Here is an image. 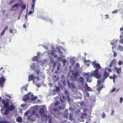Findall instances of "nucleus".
I'll return each mask as SVG.
<instances>
[{
    "label": "nucleus",
    "mask_w": 123,
    "mask_h": 123,
    "mask_svg": "<svg viewBox=\"0 0 123 123\" xmlns=\"http://www.w3.org/2000/svg\"><path fill=\"white\" fill-rule=\"evenodd\" d=\"M14 108L12 105L9 106L8 103L6 102L4 105V109L2 108L1 109L0 112L3 115H7L9 112V111H12Z\"/></svg>",
    "instance_id": "1"
},
{
    "label": "nucleus",
    "mask_w": 123,
    "mask_h": 123,
    "mask_svg": "<svg viewBox=\"0 0 123 123\" xmlns=\"http://www.w3.org/2000/svg\"><path fill=\"white\" fill-rule=\"evenodd\" d=\"M34 107H32L29 109L25 113V116H27L28 115L29 113H31V112H32L33 114L27 117V119L28 120L33 121H35V120L34 117L35 111L34 110Z\"/></svg>",
    "instance_id": "2"
},
{
    "label": "nucleus",
    "mask_w": 123,
    "mask_h": 123,
    "mask_svg": "<svg viewBox=\"0 0 123 123\" xmlns=\"http://www.w3.org/2000/svg\"><path fill=\"white\" fill-rule=\"evenodd\" d=\"M47 62V60L45 59H42V60H38L37 63L36 70V73L38 75H39V74L40 71V67L39 65L41 66H43L45 64H46Z\"/></svg>",
    "instance_id": "3"
},
{
    "label": "nucleus",
    "mask_w": 123,
    "mask_h": 123,
    "mask_svg": "<svg viewBox=\"0 0 123 123\" xmlns=\"http://www.w3.org/2000/svg\"><path fill=\"white\" fill-rule=\"evenodd\" d=\"M46 108L44 106H43L39 111V112L42 116V121H46L47 120V117L44 112H46Z\"/></svg>",
    "instance_id": "4"
},
{
    "label": "nucleus",
    "mask_w": 123,
    "mask_h": 123,
    "mask_svg": "<svg viewBox=\"0 0 123 123\" xmlns=\"http://www.w3.org/2000/svg\"><path fill=\"white\" fill-rule=\"evenodd\" d=\"M33 96V95L32 93L29 92L27 95H25V98H23V100L25 101H26L28 100H31V98Z\"/></svg>",
    "instance_id": "5"
},
{
    "label": "nucleus",
    "mask_w": 123,
    "mask_h": 123,
    "mask_svg": "<svg viewBox=\"0 0 123 123\" xmlns=\"http://www.w3.org/2000/svg\"><path fill=\"white\" fill-rule=\"evenodd\" d=\"M89 74V73H84V75L87 76L86 80L87 81L90 83L92 81V77L93 76V75L92 74Z\"/></svg>",
    "instance_id": "6"
},
{
    "label": "nucleus",
    "mask_w": 123,
    "mask_h": 123,
    "mask_svg": "<svg viewBox=\"0 0 123 123\" xmlns=\"http://www.w3.org/2000/svg\"><path fill=\"white\" fill-rule=\"evenodd\" d=\"M93 76H94L97 79L101 77V75L99 74L98 70L96 69L93 71V74H92Z\"/></svg>",
    "instance_id": "7"
},
{
    "label": "nucleus",
    "mask_w": 123,
    "mask_h": 123,
    "mask_svg": "<svg viewBox=\"0 0 123 123\" xmlns=\"http://www.w3.org/2000/svg\"><path fill=\"white\" fill-rule=\"evenodd\" d=\"M36 66L35 63L33 62L31 64L30 68V70H34L36 72Z\"/></svg>",
    "instance_id": "8"
},
{
    "label": "nucleus",
    "mask_w": 123,
    "mask_h": 123,
    "mask_svg": "<svg viewBox=\"0 0 123 123\" xmlns=\"http://www.w3.org/2000/svg\"><path fill=\"white\" fill-rule=\"evenodd\" d=\"M67 84L69 88L71 89L74 91L75 89V87L74 86L73 83H70L69 81H68Z\"/></svg>",
    "instance_id": "9"
},
{
    "label": "nucleus",
    "mask_w": 123,
    "mask_h": 123,
    "mask_svg": "<svg viewBox=\"0 0 123 123\" xmlns=\"http://www.w3.org/2000/svg\"><path fill=\"white\" fill-rule=\"evenodd\" d=\"M84 99L85 100L87 101H92L91 97H89V94L88 92H87L85 93Z\"/></svg>",
    "instance_id": "10"
},
{
    "label": "nucleus",
    "mask_w": 123,
    "mask_h": 123,
    "mask_svg": "<svg viewBox=\"0 0 123 123\" xmlns=\"http://www.w3.org/2000/svg\"><path fill=\"white\" fill-rule=\"evenodd\" d=\"M6 81V79L4 77H2L0 78V86L2 87Z\"/></svg>",
    "instance_id": "11"
},
{
    "label": "nucleus",
    "mask_w": 123,
    "mask_h": 123,
    "mask_svg": "<svg viewBox=\"0 0 123 123\" xmlns=\"http://www.w3.org/2000/svg\"><path fill=\"white\" fill-rule=\"evenodd\" d=\"M48 55L49 57V58L51 59L50 63H51L52 64V65H53L52 67L53 68V69H54L55 66L56 65V62H54V60L52 59V56H49V54H48Z\"/></svg>",
    "instance_id": "12"
},
{
    "label": "nucleus",
    "mask_w": 123,
    "mask_h": 123,
    "mask_svg": "<svg viewBox=\"0 0 123 123\" xmlns=\"http://www.w3.org/2000/svg\"><path fill=\"white\" fill-rule=\"evenodd\" d=\"M47 52L48 54H49V56H52L54 55V57L55 58H56L58 57L57 55L56 54H54L53 51L52 50L50 51H49L48 50L47 51Z\"/></svg>",
    "instance_id": "13"
},
{
    "label": "nucleus",
    "mask_w": 123,
    "mask_h": 123,
    "mask_svg": "<svg viewBox=\"0 0 123 123\" xmlns=\"http://www.w3.org/2000/svg\"><path fill=\"white\" fill-rule=\"evenodd\" d=\"M19 3L16 4L14 5L12 7L11 11H15L16 10L19 6Z\"/></svg>",
    "instance_id": "14"
},
{
    "label": "nucleus",
    "mask_w": 123,
    "mask_h": 123,
    "mask_svg": "<svg viewBox=\"0 0 123 123\" xmlns=\"http://www.w3.org/2000/svg\"><path fill=\"white\" fill-rule=\"evenodd\" d=\"M66 104H63V105L59 106L58 107L59 110H63L64 109L66 106Z\"/></svg>",
    "instance_id": "15"
},
{
    "label": "nucleus",
    "mask_w": 123,
    "mask_h": 123,
    "mask_svg": "<svg viewBox=\"0 0 123 123\" xmlns=\"http://www.w3.org/2000/svg\"><path fill=\"white\" fill-rule=\"evenodd\" d=\"M35 77L32 74L30 75L28 77V81H29L33 80V82H34V80H33V79H35Z\"/></svg>",
    "instance_id": "16"
},
{
    "label": "nucleus",
    "mask_w": 123,
    "mask_h": 123,
    "mask_svg": "<svg viewBox=\"0 0 123 123\" xmlns=\"http://www.w3.org/2000/svg\"><path fill=\"white\" fill-rule=\"evenodd\" d=\"M109 73L108 72H105L103 78L104 80H105L109 75Z\"/></svg>",
    "instance_id": "17"
},
{
    "label": "nucleus",
    "mask_w": 123,
    "mask_h": 123,
    "mask_svg": "<svg viewBox=\"0 0 123 123\" xmlns=\"http://www.w3.org/2000/svg\"><path fill=\"white\" fill-rule=\"evenodd\" d=\"M117 62V60L116 59H113L111 62L109 67L110 68L113 65L115 64Z\"/></svg>",
    "instance_id": "18"
},
{
    "label": "nucleus",
    "mask_w": 123,
    "mask_h": 123,
    "mask_svg": "<svg viewBox=\"0 0 123 123\" xmlns=\"http://www.w3.org/2000/svg\"><path fill=\"white\" fill-rule=\"evenodd\" d=\"M16 120L18 123H21L22 122V117L21 116L18 117L16 119Z\"/></svg>",
    "instance_id": "19"
},
{
    "label": "nucleus",
    "mask_w": 123,
    "mask_h": 123,
    "mask_svg": "<svg viewBox=\"0 0 123 123\" xmlns=\"http://www.w3.org/2000/svg\"><path fill=\"white\" fill-rule=\"evenodd\" d=\"M85 88L86 90V91H92L91 88L88 86V85L87 83L86 84L85 86Z\"/></svg>",
    "instance_id": "20"
},
{
    "label": "nucleus",
    "mask_w": 123,
    "mask_h": 123,
    "mask_svg": "<svg viewBox=\"0 0 123 123\" xmlns=\"http://www.w3.org/2000/svg\"><path fill=\"white\" fill-rule=\"evenodd\" d=\"M61 89L63 90L64 91L66 95H68V90L65 87L63 86L61 88Z\"/></svg>",
    "instance_id": "21"
},
{
    "label": "nucleus",
    "mask_w": 123,
    "mask_h": 123,
    "mask_svg": "<svg viewBox=\"0 0 123 123\" xmlns=\"http://www.w3.org/2000/svg\"><path fill=\"white\" fill-rule=\"evenodd\" d=\"M80 65L79 63H76L75 66L74 67V69L75 71L78 70L79 68H80Z\"/></svg>",
    "instance_id": "22"
},
{
    "label": "nucleus",
    "mask_w": 123,
    "mask_h": 123,
    "mask_svg": "<svg viewBox=\"0 0 123 123\" xmlns=\"http://www.w3.org/2000/svg\"><path fill=\"white\" fill-rule=\"evenodd\" d=\"M93 63L94 65L96 68L99 69H100L101 68V67L100 66L99 64L96 63L94 61L93 62Z\"/></svg>",
    "instance_id": "23"
},
{
    "label": "nucleus",
    "mask_w": 123,
    "mask_h": 123,
    "mask_svg": "<svg viewBox=\"0 0 123 123\" xmlns=\"http://www.w3.org/2000/svg\"><path fill=\"white\" fill-rule=\"evenodd\" d=\"M78 81L79 82L82 83L83 84L84 81V79L82 77H80L78 79Z\"/></svg>",
    "instance_id": "24"
},
{
    "label": "nucleus",
    "mask_w": 123,
    "mask_h": 123,
    "mask_svg": "<svg viewBox=\"0 0 123 123\" xmlns=\"http://www.w3.org/2000/svg\"><path fill=\"white\" fill-rule=\"evenodd\" d=\"M56 49L59 53L61 54H62L61 50H62V47H57L56 48Z\"/></svg>",
    "instance_id": "25"
},
{
    "label": "nucleus",
    "mask_w": 123,
    "mask_h": 123,
    "mask_svg": "<svg viewBox=\"0 0 123 123\" xmlns=\"http://www.w3.org/2000/svg\"><path fill=\"white\" fill-rule=\"evenodd\" d=\"M62 98L64 100H62L61 98H60V100L61 103H63V104L66 103L65 102V100L66 101V98L63 96H62Z\"/></svg>",
    "instance_id": "26"
},
{
    "label": "nucleus",
    "mask_w": 123,
    "mask_h": 123,
    "mask_svg": "<svg viewBox=\"0 0 123 123\" xmlns=\"http://www.w3.org/2000/svg\"><path fill=\"white\" fill-rule=\"evenodd\" d=\"M118 49L121 51H123V47L120 45H119L118 47Z\"/></svg>",
    "instance_id": "27"
},
{
    "label": "nucleus",
    "mask_w": 123,
    "mask_h": 123,
    "mask_svg": "<svg viewBox=\"0 0 123 123\" xmlns=\"http://www.w3.org/2000/svg\"><path fill=\"white\" fill-rule=\"evenodd\" d=\"M20 5L21 6L22 8L24 10L25 8L26 7V4L21 3L20 4Z\"/></svg>",
    "instance_id": "28"
},
{
    "label": "nucleus",
    "mask_w": 123,
    "mask_h": 123,
    "mask_svg": "<svg viewBox=\"0 0 123 123\" xmlns=\"http://www.w3.org/2000/svg\"><path fill=\"white\" fill-rule=\"evenodd\" d=\"M74 77L75 78H77V77L79 76V74L77 72H76L74 73Z\"/></svg>",
    "instance_id": "29"
},
{
    "label": "nucleus",
    "mask_w": 123,
    "mask_h": 123,
    "mask_svg": "<svg viewBox=\"0 0 123 123\" xmlns=\"http://www.w3.org/2000/svg\"><path fill=\"white\" fill-rule=\"evenodd\" d=\"M103 87L101 86L98 87L97 89V90L98 91H100L103 88Z\"/></svg>",
    "instance_id": "30"
},
{
    "label": "nucleus",
    "mask_w": 123,
    "mask_h": 123,
    "mask_svg": "<svg viewBox=\"0 0 123 123\" xmlns=\"http://www.w3.org/2000/svg\"><path fill=\"white\" fill-rule=\"evenodd\" d=\"M38 58V57L37 56H35L33 58L32 61H36L37 60Z\"/></svg>",
    "instance_id": "31"
},
{
    "label": "nucleus",
    "mask_w": 123,
    "mask_h": 123,
    "mask_svg": "<svg viewBox=\"0 0 123 123\" xmlns=\"http://www.w3.org/2000/svg\"><path fill=\"white\" fill-rule=\"evenodd\" d=\"M121 68H119L117 71V72L118 73V74H119L120 73H121Z\"/></svg>",
    "instance_id": "32"
},
{
    "label": "nucleus",
    "mask_w": 123,
    "mask_h": 123,
    "mask_svg": "<svg viewBox=\"0 0 123 123\" xmlns=\"http://www.w3.org/2000/svg\"><path fill=\"white\" fill-rule=\"evenodd\" d=\"M68 112H66L64 113V116L65 118H68Z\"/></svg>",
    "instance_id": "33"
},
{
    "label": "nucleus",
    "mask_w": 123,
    "mask_h": 123,
    "mask_svg": "<svg viewBox=\"0 0 123 123\" xmlns=\"http://www.w3.org/2000/svg\"><path fill=\"white\" fill-rule=\"evenodd\" d=\"M80 105L82 107H84L85 106V104L84 102H81L80 103Z\"/></svg>",
    "instance_id": "34"
},
{
    "label": "nucleus",
    "mask_w": 123,
    "mask_h": 123,
    "mask_svg": "<svg viewBox=\"0 0 123 123\" xmlns=\"http://www.w3.org/2000/svg\"><path fill=\"white\" fill-rule=\"evenodd\" d=\"M66 62L67 61L66 59H64L63 60L62 62L63 63V65L64 67L65 65V64Z\"/></svg>",
    "instance_id": "35"
},
{
    "label": "nucleus",
    "mask_w": 123,
    "mask_h": 123,
    "mask_svg": "<svg viewBox=\"0 0 123 123\" xmlns=\"http://www.w3.org/2000/svg\"><path fill=\"white\" fill-rule=\"evenodd\" d=\"M37 98L36 96H35L34 97L33 96V97H32L31 98V100H32V101H34L36 100L37 99Z\"/></svg>",
    "instance_id": "36"
},
{
    "label": "nucleus",
    "mask_w": 123,
    "mask_h": 123,
    "mask_svg": "<svg viewBox=\"0 0 123 123\" xmlns=\"http://www.w3.org/2000/svg\"><path fill=\"white\" fill-rule=\"evenodd\" d=\"M61 81L62 83L63 84L64 86H66V82L64 80H61Z\"/></svg>",
    "instance_id": "37"
},
{
    "label": "nucleus",
    "mask_w": 123,
    "mask_h": 123,
    "mask_svg": "<svg viewBox=\"0 0 123 123\" xmlns=\"http://www.w3.org/2000/svg\"><path fill=\"white\" fill-rule=\"evenodd\" d=\"M53 111L56 112L57 113L59 114L60 112L56 109L54 108L53 109Z\"/></svg>",
    "instance_id": "38"
},
{
    "label": "nucleus",
    "mask_w": 123,
    "mask_h": 123,
    "mask_svg": "<svg viewBox=\"0 0 123 123\" xmlns=\"http://www.w3.org/2000/svg\"><path fill=\"white\" fill-rule=\"evenodd\" d=\"M60 88L59 87L57 86L56 87V88L55 89V91L56 92H58L60 91Z\"/></svg>",
    "instance_id": "39"
},
{
    "label": "nucleus",
    "mask_w": 123,
    "mask_h": 123,
    "mask_svg": "<svg viewBox=\"0 0 123 123\" xmlns=\"http://www.w3.org/2000/svg\"><path fill=\"white\" fill-rule=\"evenodd\" d=\"M60 104V102L59 101H56L55 103V106H56L57 105H58L59 104Z\"/></svg>",
    "instance_id": "40"
},
{
    "label": "nucleus",
    "mask_w": 123,
    "mask_h": 123,
    "mask_svg": "<svg viewBox=\"0 0 123 123\" xmlns=\"http://www.w3.org/2000/svg\"><path fill=\"white\" fill-rule=\"evenodd\" d=\"M37 56L39 58H40V57L42 55L41 54L40 52H38L37 53Z\"/></svg>",
    "instance_id": "41"
},
{
    "label": "nucleus",
    "mask_w": 123,
    "mask_h": 123,
    "mask_svg": "<svg viewBox=\"0 0 123 123\" xmlns=\"http://www.w3.org/2000/svg\"><path fill=\"white\" fill-rule=\"evenodd\" d=\"M123 63V61H122L120 60L118 63V64L119 65H121Z\"/></svg>",
    "instance_id": "42"
},
{
    "label": "nucleus",
    "mask_w": 123,
    "mask_h": 123,
    "mask_svg": "<svg viewBox=\"0 0 123 123\" xmlns=\"http://www.w3.org/2000/svg\"><path fill=\"white\" fill-rule=\"evenodd\" d=\"M58 60L60 62H62V58L60 57H57Z\"/></svg>",
    "instance_id": "43"
},
{
    "label": "nucleus",
    "mask_w": 123,
    "mask_h": 123,
    "mask_svg": "<svg viewBox=\"0 0 123 123\" xmlns=\"http://www.w3.org/2000/svg\"><path fill=\"white\" fill-rule=\"evenodd\" d=\"M73 115L71 113H70L69 115V118L71 120L72 119V116Z\"/></svg>",
    "instance_id": "44"
},
{
    "label": "nucleus",
    "mask_w": 123,
    "mask_h": 123,
    "mask_svg": "<svg viewBox=\"0 0 123 123\" xmlns=\"http://www.w3.org/2000/svg\"><path fill=\"white\" fill-rule=\"evenodd\" d=\"M105 113L103 112L102 114V117L103 118H104L105 117Z\"/></svg>",
    "instance_id": "45"
},
{
    "label": "nucleus",
    "mask_w": 123,
    "mask_h": 123,
    "mask_svg": "<svg viewBox=\"0 0 123 123\" xmlns=\"http://www.w3.org/2000/svg\"><path fill=\"white\" fill-rule=\"evenodd\" d=\"M24 90L26 91L27 90V87H23L22 88V89H21V90L22 92V90Z\"/></svg>",
    "instance_id": "46"
},
{
    "label": "nucleus",
    "mask_w": 123,
    "mask_h": 123,
    "mask_svg": "<svg viewBox=\"0 0 123 123\" xmlns=\"http://www.w3.org/2000/svg\"><path fill=\"white\" fill-rule=\"evenodd\" d=\"M120 43H122L123 44V39H121L119 41Z\"/></svg>",
    "instance_id": "47"
},
{
    "label": "nucleus",
    "mask_w": 123,
    "mask_h": 123,
    "mask_svg": "<svg viewBox=\"0 0 123 123\" xmlns=\"http://www.w3.org/2000/svg\"><path fill=\"white\" fill-rule=\"evenodd\" d=\"M123 101V98L122 97H121L120 98V101L119 103L120 104L122 103Z\"/></svg>",
    "instance_id": "48"
},
{
    "label": "nucleus",
    "mask_w": 123,
    "mask_h": 123,
    "mask_svg": "<svg viewBox=\"0 0 123 123\" xmlns=\"http://www.w3.org/2000/svg\"><path fill=\"white\" fill-rule=\"evenodd\" d=\"M97 86H99L100 85L101 83V82L100 81L98 80L97 81Z\"/></svg>",
    "instance_id": "49"
},
{
    "label": "nucleus",
    "mask_w": 123,
    "mask_h": 123,
    "mask_svg": "<svg viewBox=\"0 0 123 123\" xmlns=\"http://www.w3.org/2000/svg\"><path fill=\"white\" fill-rule=\"evenodd\" d=\"M113 51L114 52V55L113 56L114 57H115L117 56V54L115 52L114 50Z\"/></svg>",
    "instance_id": "50"
},
{
    "label": "nucleus",
    "mask_w": 123,
    "mask_h": 123,
    "mask_svg": "<svg viewBox=\"0 0 123 123\" xmlns=\"http://www.w3.org/2000/svg\"><path fill=\"white\" fill-rule=\"evenodd\" d=\"M118 11V10H115L114 11H113L112 12V13H117V11Z\"/></svg>",
    "instance_id": "51"
},
{
    "label": "nucleus",
    "mask_w": 123,
    "mask_h": 123,
    "mask_svg": "<svg viewBox=\"0 0 123 123\" xmlns=\"http://www.w3.org/2000/svg\"><path fill=\"white\" fill-rule=\"evenodd\" d=\"M111 111H112V112L111 114V115L113 116L114 112V110H112Z\"/></svg>",
    "instance_id": "52"
},
{
    "label": "nucleus",
    "mask_w": 123,
    "mask_h": 123,
    "mask_svg": "<svg viewBox=\"0 0 123 123\" xmlns=\"http://www.w3.org/2000/svg\"><path fill=\"white\" fill-rule=\"evenodd\" d=\"M25 19H26V21H28V16L26 14L25 16Z\"/></svg>",
    "instance_id": "53"
},
{
    "label": "nucleus",
    "mask_w": 123,
    "mask_h": 123,
    "mask_svg": "<svg viewBox=\"0 0 123 123\" xmlns=\"http://www.w3.org/2000/svg\"><path fill=\"white\" fill-rule=\"evenodd\" d=\"M117 77L114 74L113 76L112 77V79H116Z\"/></svg>",
    "instance_id": "54"
},
{
    "label": "nucleus",
    "mask_w": 123,
    "mask_h": 123,
    "mask_svg": "<svg viewBox=\"0 0 123 123\" xmlns=\"http://www.w3.org/2000/svg\"><path fill=\"white\" fill-rule=\"evenodd\" d=\"M5 32V31L4 30H3V31H2L1 32V36H2L4 34Z\"/></svg>",
    "instance_id": "55"
},
{
    "label": "nucleus",
    "mask_w": 123,
    "mask_h": 123,
    "mask_svg": "<svg viewBox=\"0 0 123 123\" xmlns=\"http://www.w3.org/2000/svg\"><path fill=\"white\" fill-rule=\"evenodd\" d=\"M83 117H80V118H81V119H83L82 120H80V122H84V119H83Z\"/></svg>",
    "instance_id": "56"
},
{
    "label": "nucleus",
    "mask_w": 123,
    "mask_h": 123,
    "mask_svg": "<svg viewBox=\"0 0 123 123\" xmlns=\"http://www.w3.org/2000/svg\"><path fill=\"white\" fill-rule=\"evenodd\" d=\"M116 90L115 88H113L111 90V92H114Z\"/></svg>",
    "instance_id": "57"
},
{
    "label": "nucleus",
    "mask_w": 123,
    "mask_h": 123,
    "mask_svg": "<svg viewBox=\"0 0 123 123\" xmlns=\"http://www.w3.org/2000/svg\"><path fill=\"white\" fill-rule=\"evenodd\" d=\"M0 123H10L6 121H2L0 122Z\"/></svg>",
    "instance_id": "58"
},
{
    "label": "nucleus",
    "mask_w": 123,
    "mask_h": 123,
    "mask_svg": "<svg viewBox=\"0 0 123 123\" xmlns=\"http://www.w3.org/2000/svg\"><path fill=\"white\" fill-rule=\"evenodd\" d=\"M61 123H69L67 120L63 121Z\"/></svg>",
    "instance_id": "59"
},
{
    "label": "nucleus",
    "mask_w": 123,
    "mask_h": 123,
    "mask_svg": "<svg viewBox=\"0 0 123 123\" xmlns=\"http://www.w3.org/2000/svg\"><path fill=\"white\" fill-rule=\"evenodd\" d=\"M34 13V12H33L32 11H29V12L28 13V15H30V14H31V13Z\"/></svg>",
    "instance_id": "60"
},
{
    "label": "nucleus",
    "mask_w": 123,
    "mask_h": 123,
    "mask_svg": "<svg viewBox=\"0 0 123 123\" xmlns=\"http://www.w3.org/2000/svg\"><path fill=\"white\" fill-rule=\"evenodd\" d=\"M60 69V67H59V66L58 65V66H57V71L58 72L59 70Z\"/></svg>",
    "instance_id": "61"
},
{
    "label": "nucleus",
    "mask_w": 123,
    "mask_h": 123,
    "mask_svg": "<svg viewBox=\"0 0 123 123\" xmlns=\"http://www.w3.org/2000/svg\"><path fill=\"white\" fill-rule=\"evenodd\" d=\"M32 5H31V7H32V9H33V8H34V7L35 4H32Z\"/></svg>",
    "instance_id": "62"
},
{
    "label": "nucleus",
    "mask_w": 123,
    "mask_h": 123,
    "mask_svg": "<svg viewBox=\"0 0 123 123\" xmlns=\"http://www.w3.org/2000/svg\"><path fill=\"white\" fill-rule=\"evenodd\" d=\"M15 2V0H13L10 2L9 3V5H10L11 3H13Z\"/></svg>",
    "instance_id": "63"
},
{
    "label": "nucleus",
    "mask_w": 123,
    "mask_h": 123,
    "mask_svg": "<svg viewBox=\"0 0 123 123\" xmlns=\"http://www.w3.org/2000/svg\"><path fill=\"white\" fill-rule=\"evenodd\" d=\"M122 35H120V38H122L123 37V32H122Z\"/></svg>",
    "instance_id": "64"
}]
</instances>
